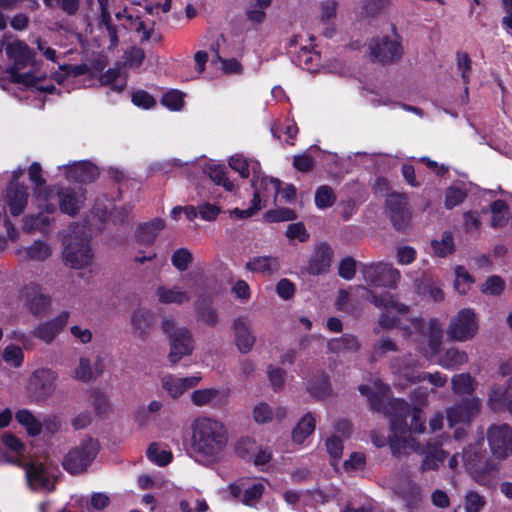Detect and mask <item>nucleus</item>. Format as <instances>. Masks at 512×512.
Wrapping results in <instances>:
<instances>
[{
    "label": "nucleus",
    "mask_w": 512,
    "mask_h": 512,
    "mask_svg": "<svg viewBox=\"0 0 512 512\" xmlns=\"http://www.w3.org/2000/svg\"><path fill=\"white\" fill-rule=\"evenodd\" d=\"M194 307H195L196 319L198 321H201L210 327H214L217 325L218 314H217L216 310L213 308L210 299H208V298L198 299V300H196Z\"/></svg>",
    "instance_id": "2f4dec72"
},
{
    "label": "nucleus",
    "mask_w": 512,
    "mask_h": 512,
    "mask_svg": "<svg viewBox=\"0 0 512 512\" xmlns=\"http://www.w3.org/2000/svg\"><path fill=\"white\" fill-rule=\"evenodd\" d=\"M335 201L336 197L331 187L323 185L317 189L315 193V204L318 208L325 209L331 207Z\"/></svg>",
    "instance_id": "603ef678"
},
{
    "label": "nucleus",
    "mask_w": 512,
    "mask_h": 512,
    "mask_svg": "<svg viewBox=\"0 0 512 512\" xmlns=\"http://www.w3.org/2000/svg\"><path fill=\"white\" fill-rule=\"evenodd\" d=\"M131 324L133 334L141 339H145L154 325V315L149 310L137 309L131 315Z\"/></svg>",
    "instance_id": "a878e982"
},
{
    "label": "nucleus",
    "mask_w": 512,
    "mask_h": 512,
    "mask_svg": "<svg viewBox=\"0 0 512 512\" xmlns=\"http://www.w3.org/2000/svg\"><path fill=\"white\" fill-rule=\"evenodd\" d=\"M161 103L174 111H179L184 105V94L178 90H171L163 95Z\"/></svg>",
    "instance_id": "bf43d9fd"
},
{
    "label": "nucleus",
    "mask_w": 512,
    "mask_h": 512,
    "mask_svg": "<svg viewBox=\"0 0 512 512\" xmlns=\"http://www.w3.org/2000/svg\"><path fill=\"white\" fill-rule=\"evenodd\" d=\"M491 225L493 227H502L507 221V205L502 200H496L491 204Z\"/></svg>",
    "instance_id": "864d4df0"
},
{
    "label": "nucleus",
    "mask_w": 512,
    "mask_h": 512,
    "mask_svg": "<svg viewBox=\"0 0 512 512\" xmlns=\"http://www.w3.org/2000/svg\"><path fill=\"white\" fill-rule=\"evenodd\" d=\"M512 397V387L507 385L494 384L488 395V406L494 411L502 410Z\"/></svg>",
    "instance_id": "7c9ffc66"
},
{
    "label": "nucleus",
    "mask_w": 512,
    "mask_h": 512,
    "mask_svg": "<svg viewBox=\"0 0 512 512\" xmlns=\"http://www.w3.org/2000/svg\"><path fill=\"white\" fill-rule=\"evenodd\" d=\"M48 9H60L67 16H75L79 9L81 0H42Z\"/></svg>",
    "instance_id": "c03bdc74"
},
{
    "label": "nucleus",
    "mask_w": 512,
    "mask_h": 512,
    "mask_svg": "<svg viewBox=\"0 0 512 512\" xmlns=\"http://www.w3.org/2000/svg\"><path fill=\"white\" fill-rule=\"evenodd\" d=\"M280 261L273 256H256L251 258L245 268L251 272H259L267 275L275 274L280 269Z\"/></svg>",
    "instance_id": "cd10ccee"
},
{
    "label": "nucleus",
    "mask_w": 512,
    "mask_h": 512,
    "mask_svg": "<svg viewBox=\"0 0 512 512\" xmlns=\"http://www.w3.org/2000/svg\"><path fill=\"white\" fill-rule=\"evenodd\" d=\"M264 485L261 482L254 483L244 490L240 501L247 506H254L262 497Z\"/></svg>",
    "instance_id": "5fc2aeb1"
},
{
    "label": "nucleus",
    "mask_w": 512,
    "mask_h": 512,
    "mask_svg": "<svg viewBox=\"0 0 512 512\" xmlns=\"http://www.w3.org/2000/svg\"><path fill=\"white\" fill-rule=\"evenodd\" d=\"M397 343L389 336H381L372 346V359L378 360L386 356L387 353L397 352Z\"/></svg>",
    "instance_id": "37998d69"
},
{
    "label": "nucleus",
    "mask_w": 512,
    "mask_h": 512,
    "mask_svg": "<svg viewBox=\"0 0 512 512\" xmlns=\"http://www.w3.org/2000/svg\"><path fill=\"white\" fill-rule=\"evenodd\" d=\"M192 260V253L186 248H180L176 250L171 257L173 266L179 271H185Z\"/></svg>",
    "instance_id": "680f3d73"
},
{
    "label": "nucleus",
    "mask_w": 512,
    "mask_h": 512,
    "mask_svg": "<svg viewBox=\"0 0 512 512\" xmlns=\"http://www.w3.org/2000/svg\"><path fill=\"white\" fill-rule=\"evenodd\" d=\"M481 402L478 398H468L455 403L446 409L449 427L463 424L469 426L471 421L480 413Z\"/></svg>",
    "instance_id": "ddd939ff"
},
{
    "label": "nucleus",
    "mask_w": 512,
    "mask_h": 512,
    "mask_svg": "<svg viewBox=\"0 0 512 512\" xmlns=\"http://www.w3.org/2000/svg\"><path fill=\"white\" fill-rule=\"evenodd\" d=\"M25 305L34 316H43L50 306V298L36 284H28L23 289Z\"/></svg>",
    "instance_id": "dca6fc26"
},
{
    "label": "nucleus",
    "mask_w": 512,
    "mask_h": 512,
    "mask_svg": "<svg viewBox=\"0 0 512 512\" xmlns=\"http://www.w3.org/2000/svg\"><path fill=\"white\" fill-rule=\"evenodd\" d=\"M309 392L316 398L324 399L331 394L329 376L325 373L316 375L308 385Z\"/></svg>",
    "instance_id": "a19ab883"
},
{
    "label": "nucleus",
    "mask_w": 512,
    "mask_h": 512,
    "mask_svg": "<svg viewBox=\"0 0 512 512\" xmlns=\"http://www.w3.org/2000/svg\"><path fill=\"white\" fill-rule=\"evenodd\" d=\"M58 375L50 369H38L31 375L28 391L36 401H43L52 396L56 389Z\"/></svg>",
    "instance_id": "f8f14e48"
},
{
    "label": "nucleus",
    "mask_w": 512,
    "mask_h": 512,
    "mask_svg": "<svg viewBox=\"0 0 512 512\" xmlns=\"http://www.w3.org/2000/svg\"><path fill=\"white\" fill-rule=\"evenodd\" d=\"M315 418L311 413L305 414L292 431V438L295 443L301 444L315 429Z\"/></svg>",
    "instance_id": "58836bf2"
},
{
    "label": "nucleus",
    "mask_w": 512,
    "mask_h": 512,
    "mask_svg": "<svg viewBox=\"0 0 512 512\" xmlns=\"http://www.w3.org/2000/svg\"><path fill=\"white\" fill-rule=\"evenodd\" d=\"M332 257L333 251L328 244H318L310 256L306 272L314 276L326 273L331 266Z\"/></svg>",
    "instance_id": "f3484780"
},
{
    "label": "nucleus",
    "mask_w": 512,
    "mask_h": 512,
    "mask_svg": "<svg viewBox=\"0 0 512 512\" xmlns=\"http://www.w3.org/2000/svg\"><path fill=\"white\" fill-rule=\"evenodd\" d=\"M15 418L17 422L22 425L29 436H38L42 431V423L39 421L30 410L20 409L16 412Z\"/></svg>",
    "instance_id": "e433bc0d"
},
{
    "label": "nucleus",
    "mask_w": 512,
    "mask_h": 512,
    "mask_svg": "<svg viewBox=\"0 0 512 512\" xmlns=\"http://www.w3.org/2000/svg\"><path fill=\"white\" fill-rule=\"evenodd\" d=\"M455 281L454 287L460 294H465L474 283V278L469 274L463 266H457L455 268Z\"/></svg>",
    "instance_id": "8fccbe9b"
},
{
    "label": "nucleus",
    "mask_w": 512,
    "mask_h": 512,
    "mask_svg": "<svg viewBox=\"0 0 512 512\" xmlns=\"http://www.w3.org/2000/svg\"><path fill=\"white\" fill-rule=\"evenodd\" d=\"M433 253L438 257H446L452 254L455 250L453 235L449 231L442 233L440 239H433L431 241Z\"/></svg>",
    "instance_id": "79ce46f5"
},
{
    "label": "nucleus",
    "mask_w": 512,
    "mask_h": 512,
    "mask_svg": "<svg viewBox=\"0 0 512 512\" xmlns=\"http://www.w3.org/2000/svg\"><path fill=\"white\" fill-rule=\"evenodd\" d=\"M208 176L217 185L223 186L227 191L234 189V184L226 177L225 169L218 165L209 166Z\"/></svg>",
    "instance_id": "3c124183"
},
{
    "label": "nucleus",
    "mask_w": 512,
    "mask_h": 512,
    "mask_svg": "<svg viewBox=\"0 0 512 512\" xmlns=\"http://www.w3.org/2000/svg\"><path fill=\"white\" fill-rule=\"evenodd\" d=\"M164 227L165 222L160 218H156L151 222L140 225L136 237L143 244H152L158 233L164 229Z\"/></svg>",
    "instance_id": "c9c22d12"
},
{
    "label": "nucleus",
    "mask_w": 512,
    "mask_h": 512,
    "mask_svg": "<svg viewBox=\"0 0 512 512\" xmlns=\"http://www.w3.org/2000/svg\"><path fill=\"white\" fill-rule=\"evenodd\" d=\"M428 450L420 464L419 470L421 473L431 470H438L440 465L448 457V452L441 449L439 444L435 445L428 444Z\"/></svg>",
    "instance_id": "c756f323"
},
{
    "label": "nucleus",
    "mask_w": 512,
    "mask_h": 512,
    "mask_svg": "<svg viewBox=\"0 0 512 512\" xmlns=\"http://www.w3.org/2000/svg\"><path fill=\"white\" fill-rule=\"evenodd\" d=\"M50 224V217L45 214L29 215L23 220V230L25 232L41 231L44 232Z\"/></svg>",
    "instance_id": "a18cd8bd"
},
{
    "label": "nucleus",
    "mask_w": 512,
    "mask_h": 512,
    "mask_svg": "<svg viewBox=\"0 0 512 512\" xmlns=\"http://www.w3.org/2000/svg\"><path fill=\"white\" fill-rule=\"evenodd\" d=\"M162 330L169 338L170 352L168 360L177 364L183 357L189 356L194 350V339L191 331L179 326L175 320L166 318L162 321Z\"/></svg>",
    "instance_id": "7ed1b4c3"
},
{
    "label": "nucleus",
    "mask_w": 512,
    "mask_h": 512,
    "mask_svg": "<svg viewBox=\"0 0 512 512\" xmlns=\"http://www.w3.org/2000/svg\"><path fill=\"white\" fill-rule=\"evenodd\" d=\"M224 424L212 417L200 416L191 423V449L200 458L216 461L227 446Z\"/></svg>",
    "instance_id": "f03ea898"
},
{
    "label": "nucleus",
    "mask_w": 512,
    "mask_h": 512,
    "mask_svg": "<svg viewBox=\"0 0 512 512\" xmlns=\"http://www.w3.org/2000/svg\"><path fill=\"white\" fill-rule=\"evenodd\" d=\"M285 235L290 241L298 240L299 242H305L309 238V233L302 222L289 224Z\"/></svg>",
    "instance_id": "0e129e2a"
},
{
    "label": "nucleus",
    "mask_w": 512,
    "mask_h": 512,
    "mask_svg": "<svg viewBox=\"0 0 512 512\" xmlns=\"http://www.w3.org/2000/svg\"><path fill=\"white\" fill-rule=\"evenodd\" d=\"M201 377L189 376L178 378L171 374H167L162 377L161 385L162 388L173 398H179L186 390L193 388L198 385Z\"/></svg>",
    "instance_id": "aec40b11"
},
{
    "label": "nucleus",
    "mask_w": 512,
    "mask_h": 512,
    "mask_svg": "<svg viewBox=\"0 0 512 512\" xmlns=\"http://www.w3.org/2000/svg\"><path fill=\"white\" fill-rule=\"evenodd\" d=\"M469 360L468 354L457 347L448 348L439 360V365L446 369H458Z\"/></svg>",
    "instance_id": "72a5a7b5"
},
{
    "label": "nucleus",
    "mask_w": 512,
    "mask_h": 512,
    "mask_svg": "<svg viewBox=\"0 0 512 512\" xmlns=\"http://www.w3.org/2000/svg\"><path fill=\"white\" fill-rule=\"evenodd\" d=\"M371 408L383 411L390 418L393 436L389 437V445L394 456L400 457L409 454L410 438L398 434L406 431L423 433L425 431L423 412L418 408L411 409L410 405L402 399H393L383 405L376 398L369 399Z\"/></svg>",
    "instance_id": "f257e3e1"
},
{
    "label": "nucleus",
    "mask_w": 512,
    "mask_h": 512,
    "mask_svg": "<svg viewBox=\"0 0 512 512\" xmlns=\"http://www.w3.org/2000/svg\"><path fill=\"white\" fill-rule=\"evenodd\" d=\"M231 329L237 349L243 354L249 353L256 342L251 321L248 317L240 316L233 321Z\"/></svg>",
    "instance_id": "2eb2a0df"
},
{
    "label": "nucleus",
    "mask_w": 512,
    "mask_h": 512,
    "mask_svg": "<svg viewBox=\"0 0 512 512\" xmlns=\"http://www.w3.org/2000/svg\"><path fill=\"white\" fill-rule=\"evenodd\" d=\"M486 501L483 496L475 491H470L465 496V511L466 512H480Z\"/></svg>",
    "instance_id": "774afa93"
},
{
    "label": "nucleus",
    "mask_w": 512,
    "mask_h": 512,
    "mask_svg": "<svg viewBox=\"0 0 512 512\" xmlns=\"http://www.w3.org/2000/svg\"><path fill=\"white\" fill-rule=\"evenodd\" d=\"M69 319L68 312H62L54 319L45 323L39 324L33 330V336L42 340L43 342L50 344L54 341L60 331L66 326Z\"/></svg>",
    "instance_id": "6ab92c4d"
},
{
    "label": "nucleus",
    "mask_w": 512,
    "mask_h": 512,
    "mask_svg": "<svg viewBox=\"0 0 512 512\" xmlns=\"http://www.w3.org/2000/svg\"><path fill=\"white\" fill-rule=\"evenodd\" d=\"M98 443L93 439L83 441L71 449L63 460V467L71 474L84 472L96 457Z\"/></svg>",
    "instance_id": "6e6552de"
},
{
    "label": "nucleus",
    "mask_w": 512,
    "mask_h": 512,
    "mask_svg": "<svg viewBox=\"0 0 512 512\" xmlns=\"http://www.w3.org/2000/svg\"><path fill=\"white\" fill-rule=\"evenodd\" d=\"M7 56L13 60V66L8 70L12 82L22 85H35L36 77L31 73H21L20 70L33 62V53L28 45L20 40L8 43L6 48Z\"/></svg>",
    "instance_id": "20e7f679"
},
{
    "label": "nucleus",
    "mask_w": 512,
    "mask_h": 512,
    "mask_svg": "<svg viewBox=\"0 0 512 512\" xmlns=\"http://www.w3.org/2000/svg\"><path fill=\"white\" fill-rule=\"evenodd\" d=\"M17 254L25 261H45L52 254L51 247L44 241L36 240L32 245L17 250Z\"/></svg>",
    "instance_id": "c85d7f7f"
},
{
    "label": "nucleus",
    "mask_w": 512,
    "mask_h": 512,
    "mask_svg": "<svg viewBox=\"0 0 512 512\" xmlns=\"http://www.w3.org/2000/svg\"><path fill=\"white\" fill-rule=\"evenodd\" d=\"M505 289V281L496 275L490 276L481 285V291L484 294L499 296Z\"/></svg>",
    "instance_id": "6e6d98bb"
},
{
    "label": "nucleus",
    "mask_w": 512,
    "mask_h": 512,
    "mask_svg": "<svg viewBox=\"0 0 512 512\" xmlns=\"http://www.w3.org/2000/svg\"><path fill=\"white\" fill-rule=\"evenodd\" d=\"M368 299L374 306L378 308H383L386 310L394 309L399 314H405L409 310L408 306L399 304L394 296L388 292L378 295L375 292L369 291Z\"/></svg>",
    "instance_id": "f704fd0d"
},
{
    "label": "nucleus",
    "mask_w": 512,
    "mask_h": 512,
    "mask_svg": "<svg viewBox=\"0 0 512 512\" xmlns=\"http://www.w3.org/2000/svg\"><path fill=\"white\" fill-rule=\"evenodd\" d=\"M332 353L357 352L361 344L352 334H343L341 337L331 339L327 344Z\"/></svg>",
    "instance_id": "473e14b6"
},
{
    "label": "nucleus",
    "mask_w": 512,
    "mask_h": 512,
    "mask_svg": "<svg viewBox=\"0 0 512 512\" xmlns=\"http://www.w3.org/2000/svg\"><path fill=\"white\" fill-rule=\"evenodd\" d=\"M65 247L63 250V260L65 264L74 269H81L92 263L93 252L91 250L89 239L84 234L76 235L73 231L65 238Z\"/></svg>",
    "instance_id": "0eeeda50"
},
{
    "label": "nucleus",
    "mask_w": 512,
    "mask_h": 512,
    "mask_svg": "<svg viewBox=\"0 0 512 512\" xmlns=\"http://www.w3.org/2000/svg\"><path fill=\"white\" fill-rule=\"evenodd\" d=\"M391 6V0H367L363 10L368 16H376L385 12Z\"/></svg>",
    "instance_id": "338daca9"
},
{
    "label": "nucleus",
    "mask_w": 512,
    "mask_h": 512,
    "mask_svg": "<svg viewBox=\"0 0 512 512\" xmlns=\"http://www.w3.org/2000/svg\"><path fill=\"white\" fill-rule=\"evenodd\" d=\"M260 196L257 191L254 192L252 205L246 209H238L235 208L230 211V216L235 217L237 219H246L254 215L257 211L261 209L260 207Z\"/></svg>",
    "instance_id": "e2e57ef3"
},
{
    "label": "nucleus",
    "mask_w": 512,
    "mask_h": 512,
    "mask_svg": "<svg viewBox=\"0 0 512 512\" xmlns=\"http://www.w3.org/2000/svg\"><path fill=\"white\" fill-rule=\"evenodd\" d=\"M369 50L373 59L383 64L399 60L402 56L400 43L387 36L372 39Z\"/></svg>",
    "instance_id": "4468645a"
},
{
    "label": "nucleus",
    "mask_w": 512,
    "mask_h": 512,
    "mask_svg": "<svg viewBox=\"0 0 512 512\" xmlns=\"http://www.w3.org/2000/svg\"><path fill=\"white\" fill-rule=\"evenodd\" d=\"M385 213L396 230L405 231L409 227L412 212L408 207L405 194L397 192L388 194L385 200Z\"/></svg>",
    "instance_id": "1a4fd4ad"
},
{
    "label": "nucleus",
    "mask_w": 512,
    "mask_h": 512,
    "mask_svg": "<svg viewBox=\"0 0 512 512\" xmlns=\"http://www.w3.org/2000/svg\"><path fill=\"white\" fill-rule=\"evenodd\" d=\"M65 173L68 179L77 182H91L98 176V168L88 161L75 162L65 165Z\"/></svg>",
    "instance_id": "b1692460"
},
{
    "label": "nucleus",
    "mask_w": 512,
    "mask_h": 512,
    "mask_svg": "<svg viewBox=\"0 0 512 512\" xmlns=\"http://www.w3.org/2000/svg\"><path fill=\"white\" fill-rule=\"evenodd\" d=\"M483 458L481 445L478 443L469 444L463 449L462 460L468 472L471 471L473 464H478Z\"/></svg>",
    "instance_id": "49530a36"
},
{
    "label": "nucleus",
    "mask_w": 512,
    "mask_h": 512,
    "mask_svg": "<svg viewBox=\"0 0 512 512\" xmlns=\"http://www.w3.org/2000/svg\"><path fill=\"white\" fill-rule=\"evenodd\" d=\"M220 391L215 388L198 389L191 393V401L194 405L202 407L210 404L213 400L218 398Z\"/></svg>",
    "instance_id": "de8ad7c7"
},
{
    "label": "nucleus",
    "mask_w": 512,
    "mask_h": 512,
    "mask_svg": "<svg viewBox=\"0 0 512 512\" xmlns=\"http://www.w3.org/2000/svg\"><path fill=\"white\" fill-rule=\"evenodd\" d=\"M361 272L365 282L376 287L395 288L401 278L399 270L387 263L365 265Z\"/></svg>",
    "instance_id": "9d476101"
},
{
    "label": "nucleus",
    "mask_w": 512,
    "mask_h": 512,
    "mask_svg": "<svg viewBox=\"0 0 512 512\" xmlns=\"http://www.w3.org/2000/svg\"><path fill=\"white\" fill-rule=\"evenodd\" d=\"M378 325L384 330H390L398 327L402 330L403 336L406 338H410L413 335L410 326L401 325L399 319L394 316H390L388 312L382 313L379 316Z\"/></svg>",
    "instance_id": "09e8293b"
},
{
    "label": "nucleus",
    "mask_w": 512,
    "mask_h": 512,
    "mask_svg": "<svg viewBox=\"0 0 512 512\" xmlns=\"http://www.w3.org/2000/svg\"><path fill=\"white\" fill-rule=\"evenodd\" d=\"M496 469L497 464L495 461L484 457L478 464H473L471 466V471L469 473L479 484H486L488 476Z\"/></svg>",
    "instance_id": "ea45409f"
},
{
    "label": "nucleus",
    "mask_w": 512,
    "mask_h": 512,
    "mask_svg": "<svg viewBox=\"0 0 512 512\" xmlns=\"http://www.w3.org/2000/svg\"><path fill=\"white\" fill-rule=\"evenodd\" d=\"M156 295L159 302L163 304H178L182 305L188 303L191 300V294L189 291L183 290L178 286L166 287L159 286L156 289Z\"/></svg>",
    "instance_id": "bb28decb"
},
{
    "label": "nucleus",
    "mask_w": 512,
    "mask_h": 512,
    "mask_svg": "<svg viewBox=\"0 0 512 512\" xmlns=\"http://www.w3.org/2000/svg\"><path fill=\"white\" fill-rule=\"evenodd\" d=\"M147 457L159 466H165L170 463L172 455L166 450H161L156 443H152L147 449Z\"/></svg>",
    "instance_id": "13d9d810"
},
{
    "label": "nucleus",
    "mask_w": 512,
    "mask_h": 512,
    "mask_svg": "<svg viewBox=\"0 0 512 512\" xmlns=\"http://www.w3.org/2000/svg\"><path fill=\"white\" fill-rule=\"evenodd\" d=\"M61 72L55 74V80L57 82L64 81L66 76L77 77L88 73L89 67L86 64L80 65H63L60 67Z\"/></svg>",
    "instance_id": "052dcab7"
},
{
    "label": "nucleus",
    "mask_w": 512,
    "mask_h": 512,
    "mask_svg": "<svg viewBox=\"0 0 512 512\" xmlns=\"http://www.w3.org/2000/svg\"><path fill=\"white\" fill-rule=\"evenodd\" d=\"M59 207L61 211L68 215H75L79 212L84 202V192L81 188L63 189L58 192Z\"/></svg>",
    "instance_id": "5701e85b"
},
{
    "label": "nucleus",
    "mask_w": 512,
    "mask_h": 512,
    "mask_svg": "<svg viewBox=\"0 0 512 512\" xmlns=\"http://www.w3.org/2000/svg\"><path fill=\"white\" fill-rule=\"evenodd\" d=\"M28 196L27 187L17 182L10 183L6 190L5 201L12 215L18 216L24 211Z\"/></svg>",
    "instance_id": "412c9836"
},
{
    "label": "nucleus",
    "mask_w": 512,
    "mask_h": 512,
    "mask_svg": "<svg viewBox=\"0 0 512 512\" xmlns=\"http://www.w3.org/2000/svg\"><path fill=\"white\" fill-rule=\"evenodd\" d=\"M264 218L267 222L292 221L297 218V214L290 208H277L267 211Z\"/></svg>",
    "instance_id": "4d7b16f0"
},
{
    "label": "nucleus",
    "mask_w": 512,
    "mask_h": 512,
    "mask_svg": "<svg viewBox=\"0 0 512 512\" xmlns=\"http://www.w3.org/2000/svg\"><path fill=\"white\" fill-rule=\"evenodd\" d=\"M23 359L22 349L16 345H8L3 351V360L14 367H20Z\"/></svg>",
    "instance_id": "69168bd1"
},
{
    "label": "nucleus",
    "mask_w": 512,
    "mask_h": 512,
    "mask_svg": "<svg viewBox=\"0 0 512 512\" xmlns=\"http://www.w3.org/2000/svg\"><path fill=\"white\" fill-rule=\"evenodd\" d=\"M412 332H418L427 343L424 344L420 340L417 341L418 350L425 356L431 357L436 355L442 345L443 328L441 322L437 318H431L427 323L422 318L415 317L410 320Z\"/></svg>",
    "instance_id": "423d86ee"
},
{
    "label": "nucleus",
    "mask_w": 512,
    "mask_h": 512,
    "mask_svg": "<svg viewBox=\"0 0 512 512\" xmlns=\"http://www.w3.org/2000/svg\"><path fill=\"white\" fill-rule=\"evenodd\" d=\"M104 359L97 355L94 361L87 357H80L78 366L74 369L73 377L82 382H90L104 372Z\"/></svg>",
    "instance_id": "a211bd4d"
},
{
    "label": "nucleus",
    "mask_w": 512,
    "mask_h": 512,
    "mask_svg": "<svg viewBox=\"0 0 512 512\" xmlns=\"http://www.w3.org/2000/svg\"><path fill=\"white\" fill-rule=\"evenodd\" d=\"M25 472L27 482L32 489H53L51 481L41 463L33 462L26 464Z\"/></svg>",
    "instance_id": "393cba45"
},
{
    "label": "nucleus",
    "mask_w": 512,
    "mask_h": 512,
    "mask_svg": "<svg viewBox=\"0 0 512 512\" xmlns=\"http://www.w3.org/2000/svg\"><path fill=\"white\" fill-rule=\"evenodd\" d=\"M488 444L492 455L506 459L512 455V429L507 424H494L487 430Z\"/></svg>",
    "instance_id": "9b49d317"
},
{
    "label": "nucleus",
    "mask_w": 512,
    "mask_h": 512,
    "mask_svg": "<svg viewBox=\"0 0 512 512\" xmlns=\"http://www.w3.org/2000/svg\"><path fill=\"white\" fill-rule=\"evenodd\" d=\"M479 331V319L474 309L463 308L450 318L446 329L449 340L467 342L475 338Z\"/></svg>",
    "instance_id": "39448f33"
},
{
    "label": "nucleus",
    "mask_w": 512,
    "mask_h": 512,
    "mask_svg": "<svg viewBox=\"0 0 512 512\" xmlns=\"http://www.w3.org/2000/svg\"><path fill=\"white\" fill-rule=\"evenodd\" d=\"M451 385L455 394L465 395L475 391L477 382L469 373H460L451 378Z\"/></svg>",
    "instance_id": "4c0bfd02"
},
{
    "label": "nucleus",
    "mask_w": 512,
    "mask_h": 512,
    "mask_svg": "<svg viewBox=\"0 0 512 512\" xmlns=\"http://www.w3.org/2000/svg\"><path fill=\"white\" fill-rule=\"evenodd\" d=\"M418 366V359L411 354L397 356L390 361V368L393 374L404 378L410 383H415L417 374L414 373V368Z\"/></svg>",
    "instance_id": "4be33fe9"
}]
</instances>
